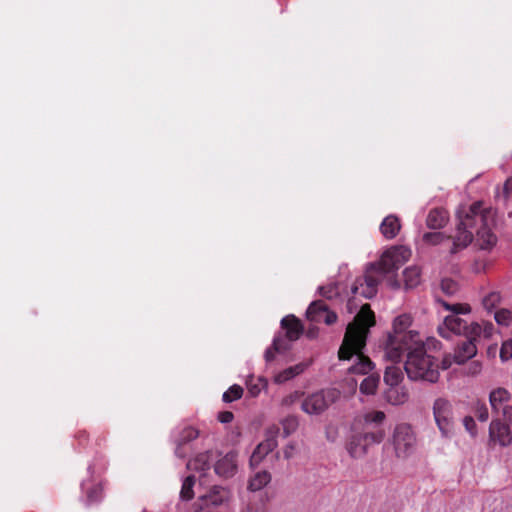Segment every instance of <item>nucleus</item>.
<instances>
[{
    "mask_svg": "<svg viewBox=\"0 0 512 512\" xmlns=\"http://www.w3.org/2000/svg\"><path fill=\"white\" fill-rule=\"evenodd\" d=\"M491 220V211L484 209L481 202H475L469 207H461L457 211V225L451 237L450 254H456L467 248L474 237L480 249H492L496 245L497 238L489 227Z\"/></svg>",
    "mask_w": 512,
    "mask_h": 512,
    "instance_id": "obj_1",
    "label": "nucleus"
},
{
    "mask_svg": "<svg viewBox=\"0 0 512 512\" xmlns=\"http://www.w3.org/2000/svg\"><path fill=\"white\" fill-rule=\"evenodd\" d=\"M374 324L373 312L368 305H363L354 321L347 326L338 355L340 360L355 359V362L348 368V372L351 374L365 375L374 368L373 362L363 354L369 328Z\"/></svg>",
    "mask_w": 512,
    "mask_h": 512,
    "instance_id": "obj_2",
    "label": "nucleus"
},
{
    "mask_svg": "<svg viewBox=\"0 0 512 512\" xmlns=\"http://www.w3.org/2000/svg\"><path fill=\"white\" fill-rule=\"evenodd\" d=\"M412 317L401 314L393 320L392 331L388 334L384 345V359L390 362H400L406 350L422 343L419 334L411 330Z\"/></svg>",
    "mask_w": 512,
    "mask_h": 512,
    "instance_id": "obj_3",
    "label": "nucleus"
},
{
    "mask_svg": "<svg viewBox=\"0 0 512 512\" xmlns=\"http://www.w3.org/2000/svg\"><path fill=\"white\" fill-rule=\"evenodd\" d=\"M406 352L408 353L404 368L409 379L430 383L438 381L440 376L439 365L432 356L426 353L422 343L406 350Z\"/></svg>",
    "mask_w": 512,
    "mask_h": 512,
    "instance_id": "obj_4",
    "label": "nucleus"
},
{
    "mask_svg": "<svg viewBox=\"0 0 512 512\" xmlns=\"http://www.w3.org/2000/svg\"><path fill=\"white\" fill-rule=\"evenodd\" d=\"M394 456L399 460L411 457L417 448V437L413 427L408 423L397 424L387 442Z\"/></svg>",
    "mask_w": 512,
    "mask_h": 512,
    "instance_id": "obj_5",
    "label": "nucleus"
},
{
    "mask_svg": "<svg viewBox=\"0 0 512 512\" xmlns=\"http://www.w3.org/2000/svg\"><path fill=\"white\" fill-rule=\"evenodd\" d=\"M446 310L451 314L444 318L443 324L438 327L439 334L446 339H449L452 334L466 336L469 322L460 317V315H467L471 313L469 304L456 303L444 304Z\"/></svg>",
    "mask_w": 512,
    "mask_h": 512,
    "instance_id": "obj_6",
    "label": "nucleus"
},
{
    "mask_svg": "<svg viewBox=\"0 0 512 512\" xmlns=\"http://www.w3.org/2000/svg\"><path fill=\"white\" fill-rule=\"evenodd\" d=\"M339 398L336 389H323L306 395L301 403V410L310 416L324 413Z\"/></svg>",
    "mask_w": 512,
    "mask_h": 512,
    "instance_id": "obj_7",
    "label": "nucleus"
},
{
    "mask_svg": "<svg viewBox=\"0 0 512 512\" xmlns=\"http://www.w3.org/2000/svg\"><path fill=\"white\" fill-rule=\"evenodd\" d=\"M435 424L443 438H451L455 433L453 407L449 400L436 398L432 405Z\"/></svg>",
    "mask_w": 512,
    "mask_h": 512,
    "instance_id": "obj_8",
    "label": "nucleus"
},
{
    "mask_svg": "<svg viewBox=\"0 0 512 512\" xmlns=\"http://www.w3.org/2000/svg\"><path fill=\"white\" fill-rule=\"evenodd\" d=\"M382 429L376 431L356 433L349 439L346 449L349 455L355 459L364 457L372 445L379 444L384 439Z\"/></svg>",
    "mask_w": 512,
    "mask_h": 512,
    "instance_id": "obj_9",
    "label": "nucleus"
},
{
    "mask_svg": "<svg viewBox=\"0 0 512 512\" xmlns=\"http://www.w3.org/2000/svg\"><path fill=\"white\" fill-rule=\"evenodd\" d=\"M411 257V250L405 246H396L386 250L375 265V272L387 274L397 270Z\"/></svg>",
    "mask_w": 512,
    "mask_h": 512,
    "instance_id": "obj_10",
    "label": "nucleus"
},
{
    "mask_svg": "<svg viewBox=\"0 0 512 512\" xmlns=\"http://www.w3.org/2000/svg\"><path fill=\"white\" fill-rule=\"evenodd\" d=\"M512 422L495 418L489 425L488 442L491 446L508 447L512 443Z\"/></svg>",
    "mask_w": 512,
    "mask_h": 512,
    "instance_id": "obj_11",
    "label": "nucleus"
},
{
    "mask_svg": "<svg viewBox=\"0 0 512 512\" xmlns=\"http://www.w3.org/2000/svg\"><path fill=\"white\" fill-rule=\"evenodd\" d=\"M228 499V490L220 486H213L207 492L200 494L198 497L196 512H207L210 508L224 504Z\"/></svg>",
    "mask_w": 512,
    "mask_h": 512,
    "instance_id": "obj_12",
    "label": "nucleus"
},
{
    "mask_svg": "<svg viewBox=\"0 0 512 512\" xmlns=\"http://www.w3.org/2000/svg\"><path fill=\"white\" fill-rule=\"evenodd\" d=\"M511 394L505 388L493 389L489 394V403L492 410L501 414L506 421L512 422Z\"/></svg>",
    "mask_w": 512,
    "mask_h": 512,
    "instance_id": "obj_13",
    "label": "nucleus"
},
{
    "mask_svg": "<svg viewBox=\"0 0 512 512\" xmlns=\"http://www.w3.org/2000/svg\"><path fill=\"white\" fill-rule=\"evenodd\" d=\"M279 428L276 425L270 426L266 431V438L253 451L250 457L252 467L259 465L264 457L277 447V436Z\"/></svg>",
    "mask_w": 512,
    "mask_h": 512,
    "instance_id": "obj_14",
    "label": "nucleus"
},
{
    "mask_svg": "<svg viewBox=\"0 0 512 512\" xmlns=\"http://www.w3.org/2000/svg\"><path fill=\"white\" fill-rule=\"evenodd\" d=\"M375 267L370 266L365 275L359 277L353 284L351 291L354 295L372 298L377 293L379 279L375 276Z\"/></svg>",
    "mask_w": 512,
    "mask_h": 512,
    "instance_id": "obj_15",
    "label": "nucleus"
},
{
    "mask_svg": "<svg viewBox=\"0 0 512 512\" xmlns=\"http://www.w3.org/2000/svg\"><path fill=\"white\" fill-rule=\"evenodd\" d=\"M495 333L493 323L486 320L469 322L466 338L474 343L483 339H489Z\"/></svg>",
    "mask_w": 512,
    "mask_h": 512,
    "instance_id": "obj_16",
    "label": "nucleus"
},
{
    "mask_svg": "<svg viewBox=\"0 0 512 512\" xmlns=\"http://www.w3.org/2000/svg\"><path fill=\"white\" fill-rule=\"evenodd\" d=\"M306 315L311 321L324 322L328 325L333 324L337 319L336 314L329 311L325 303L321 300L312 302L307 309Z\"/></svg>",
    "mask_w": 512,
    "mask_h": 512,
    "instance_id": "obj_17",
    "label": "nucleus"
},
{
    "mask_svg": "<svg viewBox=\"0 0 512 512\" xmlns=\"http://www.w3.org/2000/svg\"><path fill=\"white\" fill-rule=\"evenodd\" d=\"M237 467V455L230 452L216 462L215 473L220 477L229 478L235 475Z\"/></svg>",
    "mask_w": 512,
    "mask_h": 512,
    "instance_id": "obj_18",
    "label": "nucleus"
},
{
    "mask_svg": "<svg viewBox=\"0 0 512 512\" xmlns=\"http://www.w3.org/2000/svg\"><path fill=\"white\" fill-rule=\"evenodd\" d=\"M212 455L208 452L198 454L187 463V468L199 473L200 485L204 484L206 472L210 470Z\"/></svg>",
    "mask_w": 512,
    "mask_h": 512,
    "instance_id": "obj_19",
    "label": "nucleus"
},
{
    "mask_svg": "<svg viewBox=\"0 0 512 512\" xmlns=\"http://www.w3.org/2000/svg\"><path fill=\"white\" fill-rule=\"evenodd\" d=\"M477 354V346L472 340L467 339L454 352V361L456 364H464Z\"/></svg>",
    "mask_w": 512,
    "mask_h": 512,
    "instance_id": "obj_20",
    "label": "nucleus"
},
{
    "mask_svg": "<svg viewBox=\"0 0 512 512\" xmlns=\"http://www.w3.org/2000/svg\"><path fill=\"white\" fill-rule=\"evenodd\" d=\"M198 437V431L193 427H185L181 430L179 435L176 437V449L175 454L178 457H185L186 451H184V445L191 440H194Z\"/></svg>",
    "mask_w": 512,
    "mask_h": 512,
    "instance_id": "obj_21",
    "label": "nucleus"
},
{
    "mask_svg": "<svg viewBox=\"0 0 512 512\" xmlns=\"http://www.w3.org/2000/svg\"><path fill=\"white\" fill-rule=\"evenodd\" d=\"M408 391L400 385L388 386L385 391V399L391 405H402L408 401Z\"/></svg>",
    "mask_w": 512,
    "mask_h": 512,
    "instance_id": "obj_22",
    "label": "nucleus"
},
{
    "mask_svg": "<svg viewBox=\"0 0 512 512\" xmlns=\"http://www.w3.org/2000/svg\"><path fill=\"white\" fill-rule=\"evenodd\" d=\"M401 228L400 221L395 215L385 217L380 225V231L386 239H393Z\"/></svg>",
    "mask_w": 512,
    "mask_h": 512,
    "instance_id": "obj_23",
    "label": "nucleus"
},
{
    "mask_svg": "<svg viewBox=\"0 0 512 512\" xmlns=\"http://www.w3.org/2000/svg\"><path fill=\"white\" fill-rule=\"evenodd\" d=\"M449 215L444 209H432L426 219V224L431 229H440L448 222Z\"/></svg>",
    "mask_w": 512,
    "mask_h": 512,
    "instance_id": "obj_24",
    "label": "nucleus"
},
{
    "mask_svg": "<svg viewBox=\"0 0 512 512\" xmlns=\"http://www.w3.org/2000/svg\"><path fill=\"white\" fill-rule=\"evenodd\" d=\"M281 325L284 329H286V335L291 341L298 339L302 333L301 323L293 315L284 317L281 320Z\"/></svg>",
    "mask_w": 512,
    "mask_h": 512,
    "instance_id": "obj_25",
    "label": "nucleus"
},
{
    "mask_svg": "<svg viewBox=\"0 0 512 512\" xmlns=\"http://www.w3.org/2000/svg\"><path fill=\"white\" fill-rule=\"evenodd\" d=\"M308 367V364L305 363H299L295 366L286 368L279 373L275 374L274 376V382L277 384H283L294 377L298 376L299 374L303 373L305 369Z\"/></svg>",
    "mask_w": 512,
    "mask_h": 512,
    "instance_id": "obj_26",
    "label": "nucleus"
},
{
    "mask_svg": "<svg viewBox=\"0 0 512 512\" xmlns=\"http://www.w3.org/2000/svg\"><path fill=\"white\" fill-rule=\"evenodd\" d=\"M271 481V474L267 471H259L255 473L248 482V489L256 492L264 488Z\"/></svg>",
    "mask_w": 512,
    "mask_h": 512,
    "instance_id": "obj_27",
    "label": "nucleus"
},
{
    "mask_svg": "<svg viewBox=\"0 0 512 512\" xmlns=\"http://www.w3.org/2000/svg\"><path fill=\"white\" fill-rule=\"evenodd\" d=\"M404 286L406 289H413L421 282V271L417 266H410L403 271Z\"/></svg>",
    "mask_w": 512,
    "mask_h": 512,
    "instance_id": "obj_28",
    "label": "nucleus"
},
{
    "mask_svg": "<svg viewBox=\"0 0 512 512\" xmlns=\"http://www.w3.org/2000/svg\"><path fill=\"white\" fill-rule=\"evenodd\" d=\"M392 365L387 366L384 373V382L387 386L399 385L403 380V373L399 366L394 365L396 362H391Z\"/></svg>",
    "mask_w": 512,
    "mask_h": 512,
    "instance_id": "obj_29",
    "label": "nucleus"
},
{
    "mask_svg": "<svg viewBox=\"0 0 512 512\" xmlns=\"http://www.w3.org/2000/svg\"><path fill=\"white\" fill-rule=\"evenodd\" d=\"M83 492L86 493L87 501L89 503H93L101 499L103 488L101 484H92L89 481H84L81 484Z\"/></svg>",
    "mask_w": 512,
    "mask_h": 512,
    "instance_id": "obj_30",
    "label": "nucleus"
},
{
    "mask_svg": "<svg viewBox=\"0 0 512 512\" xmlns=\"http://www.w3.org/2000/svg\"><path fill=\"white\" fill-rule=\"evenodd\" d=\"M502 296L500 292L491 291L486 294L482 299V305L487 312H495L497 307L501 304Z\"/></svg>",
    "mask_w": 512,
    "mask_h": 512,
    "instance_id": "obj_31",
    "label": "nucleus"
},
{
    "mask_svg": "<svg viewBox=\"0 0 512 512\" xmlns=\"http://www.w3.org/2000/svg\"><path fill=\"white\" fill-rule=\"evenodd\" d=\"M379 376L369 375L360 384V392L363 395H374L378 389Z\"/></svg>",
    "mask_w": 512,
    "mask_h": 512,
    "instance_id": "obj_32",
    "label": "nucleus"
},
{
    "mask_svg": "<svg viewBox=\"0 0 512 512\" xmlns=\"http://www.w3.org/2000/svg\"><path fill=\"white\" fill-rule=\"evenodd\" d=\"M196 479L195 475L187 476L182 483V488L180 491V497L182 500H191L194 496L193 487L195 485Z\"/></svg>",
    "mask_w": 512,
    "mask_h": 512,
    "instance_id": "obj_33",
    "label": "nucleus"
},
{
    "mask_svg": "<svg viewBox=\"0 0 512 512\" xmlns=\"http://www.w3.org/2000/svg\"><path fill=\"white\" fill-rule=\"evenodd\" d=\"M246 385L248 393L252 397H257L260 394L261 390L267 386V381L264 378L259 377L257 378V381L254 383V377L249 376Z\"/></svg>",
    "mask_w": 512,
    "mask_h": 512,
    "instance_id": "obj_34",
    "label": "nucleus"
},
{
    "mask_svg": "<svg viewBox=\"0 0 512 512\" xmlns=\"http://www.w3.org/2000/svg\"><path fill=\"white\" fill-rule=\"evenodd\" d=\"M494 320L499 326H510L512 324V310L506 308L495 310Z\"/></svg>",
    "mask_w": 512,
    "mask_h": 512,
    "instance_id": "obj_35",
    "label": "nucleus"
},
{
    "mask_svg": "<svg viewBox=\"0 0 512 512\" xmlns=\"http://www.w3.org/2000/svg\"><path fill=\"white\" fill-rule=\"evenodd\" d=\"M281 425L283 428V434L287 437L297 430L299 421L296 416H287L281 421Z\"/></svg>",
    "mask_w": 512,
    "mask_h": 512,
    "instance_id": "obj_36",
    "label": "nucleus"
},
{
    "mask_svg": "<svg viewBox=\"0 0 512 512\" xmlns=\"http://www.w3.org/2000/svg\"><path fill=\"white\" fill-rule=\"evenodd\" d=\"M243 395V388L237 384L232 385L227 391L223 393V401L224 402H233L238 400Z\"/></svg>",
    "mask_w": 512,
    "mask_h": 512,
    "instance_id": "obj_37",
    "label": "nucleus"
},
{
    "mask_svg": "<svg viewBox=\"0 0 512 512\" xmlns=\"http://www.w3.org/2000/svg\"><path fill=\"white\" fill-rule=\"evenodd\" d=\"M447 239L441 232H428L423 235V241L430 245H440Z\"/></svg>",
    "mask_w": 512,
    "mask_h": 512,
    "instance_id": "obj_38",
    "label": "nucleus"
},
{
    "mask_svg": "<svg viewBox=\"0 0 512 512\" xmlns=\"http://www.w3.org/2000/svg\"><path fill=\"white\" fill-rule=\"evenodd\" d=\"M386 418V415L382 411H370L363 415V421L366 424L376 423L380 424L382 423Z\"/></svg>",
    "mask_w": 512,
    "mask_h": 512,
    "instance_id": "obj_39",
    "label": "nucleus"
},
{
    "mask_svg": "<svg viewBox=\"0 0 512 512\" xmlns=\"http://www.w3.org/2000/svg\"><path fill=\"white\" fill-rule=\"evenodd\" d=\"M482 363L480 361H472L468 363L464 368V374L467 376L475 377L482 372Z\"/></svg>",
    "mask_w": 512,
    "mask_h": 512,
    "instance_id": "obj_40",
    "label": "nucleus"
},
{
    "mask_svg": "<svg viewBox=\"0 0 512 512\" xmlns=\"http://www.w3.org/2000/svg\"><path fill=\"white\" fill-rule=\"evenodd\" d=\"M319 292L322 296L331 299L339 294V289L336 284H329L327 286L319 287Z\"/></svg>",
    "mask_w": 512,
    "mask_h": 512,
    "instance_id": "obj_41",
    "label": "nucleus"
},
{
    "mask_svg": "<svg viewBox=\"0 0 512 512\" xmlns=\"http://www.w3.org/2000/svg\"><path fill=\"white\" fill-rule=\"evenodd\" d=\"M500 358L502 361H507L512 358V339H508L502 343Z\"/></svg>",
    "mask_w": 512,
    "mask_h": 512,
    "instance_id": "obj_42",
    "label": "nucleus"
},
{
    "mask_svg": "<svg viewBox=\"0 0 512 512\" xmlns=\"http://www.w3.org/2000/svg\"><path fill=\"white\" fill-rule=\"evenodd\" d=\"M475 416L481 422H486L489 419V411L484 403L475 405Z\"/></svg>",
    "mask_w": 512,
    "mask_h": 512,
    "instance_id": "obj_43",
    "label": "nucleus"
},
{
    "mask_svg": "<svg viewBox=\"0 0 512 512\" xmlns=\"http://www.w3.org/2000/svg\"><path fill=\"white\" fill-rule=\"evenodd\" d=\"M497 198H503L505 201H512V176L504 184L502 193H497Z\"/></svg>",
    "mask_w": 512,
    "mask_h": 512,
    "instance_id": "obj_44",
    "label": "nucleus"
},
{
    "mask_svg": "<svg viewBox=\"0 0 512 512\" xmlns=\"http://www.w3.org/2000/svg\"><path fill=\"white\" fill-rule=\"evenodd\" d=\"M463 425L466 429V431L473 437L477 435V427L476 423L473 417L471 416H465L463 418Z\"/></svg>",
    "mask_w": 512,
    "mask_h": 512,
    "instance_id": "obj_45",
    "label": "nucleus"
},
{
    "mask_svg": "<svg viewBox=\"0 0 512 512\" xmlns=\"http://www.w3.org/2000/svg\"><path fill=\"white\" fill-rule=\"evenodd\" d=\"M302 396H304L303 392L294 391V392L290 393L289 395H287L286 397H284L281 401V404L283 406H287V407L291 406L295 402H297Z\"/></svg>",
    "mask_w": 512,
    "mask_h": 512,
    "instance_id": "obj_46",
    "label": "nucleus"
},
{
    "mask_svg": "<svg viewBox=\"0 0 512 512\" xmlns=\"http://www.w3.org/2000/svg\"><path fill=\"white\" fill-rule=\"evenodd\" d=\"M441 289L446 294H454L457 291V284L451 279H443L441 282Z\"/></svg>",
    "mask_w": 512,
    "mask_h": 512,
    "instance_id": "obj_47",
    "label": "nucleus"
},
{
    "mask_svg": "<svg viewBox=\"0 0 512 512\" xmlns=\"http://www.w3.org/2000/svg\"><path fill=\"white\" fill-rule=\"evenodd\" d=\"M453 363H455L454 354L453 355L447 354L443 357V359L441 361V368L443 370H447L452 366Z\"/></svg>",
    "mask_w": 512,
    "mask_h": 512,
    "instance_id": "obj_48",
    "label": "nucleus"
},
{
    "mask_svg": "<svg viewBox=\"0 0 512 512\" xmlns=\"http://www.w3.org/2000/svg\"><path fill=\"white\" fill-rule=\"evenodd\" d=\"M326 437L329 441L333 442L338 437V430L334 426H328L326 428Z\"/></svg>",
    "mask_w": 512,
    "mask_h": 512,
    "instance_id": "obj_49",
    "label": "nucleus"
},
{
    "mask_svg": "<svg viewBox=\"0 0 512 512\" xmlns=\"http://www.w3.org/2000/svg\"><path fill=\"white\" fill-rule=\"evenodd\" d=\"M218 420L221 423H229L233 420V414L229 411L221 412L218 415Z\"/></svg>",
    "mask_w": 512,
    "mask_h": 512,
    "instance_id": "obj_50",
    "label": "nucleus"
},
{
    "mask_svg": "<svg viewBox=\"0 0 512 512\" xmlns=\"http://www.w3.org/2000/svg\"><path fill=\"white\" fill-rule=\"evenodd\" d=\"M486 268V262L485 261H480V260H477L475 261V263L473 264V271L476 272V273H481L485 270Z\"/></svg>",
    "mask_w": 512,
    "mask_h": 512,
    "instance_id": "obj_51",
    "label": "nucleus"
},
{
    "mask_svg": "<svg viewBox=\"0 0 512 512\" xmlns=\"http://www.w3.org/2000/svg\"><path fill=\"white\" fill-rule=\"evenodd\" d=\"M273 348L276 350V351H280L283 349L282 345H281V340L279 338H275L274 341H273Z\"/></svg>",
    "mask_w": 512,
    "mask_h": 512,
    "instance_id": "obj_52",
    "label": "nucleus"
},
{
    "mask_svg": "<svg viewBox=\"0 0 512 512\" xmlns=\"http://www.w3.org/2000/svg\"><path fill=\"white\" fill-rule=\"evenodd\" d=\"M274 355L272 353V351L270 349H268L266 352H265V358L267 361L273 359Z\"/></svg>",
    "mask_w": 512,
    "mask_h": 512,
    "instance_id": "obj_53",
    "label": "nucleus"
},
{
    "mask_svg": "<svg viewBox=\"0 0 512 512\" xmlns=\"http://www.w3.org/2000/svg\"><path fill=\"white\" fill-rule=\"evenodd\" d=\"M393 287H399V284L397 282H394Z\"/></svg>",
    "mask_w": 512,
    "mask_h": 512,
    "instance_id": "obj_54",
    "label": "nucleus"
},
{
    "mask_svg": "<svg viewBox=\"0 0 512 512\" xmlns=\"http://www.w3.org/2000/svg\"><path fill=\"white\" fill-rule=\"evenodd\" d=\"M244 512H252V510H251V509H247V510H246V511H244Z\"/></svg>",
    "mask_w": 512,
    "mask_h": 512,
    "instance_id": "obj_55",
    "label": "nucleus"
}]
</instances>
